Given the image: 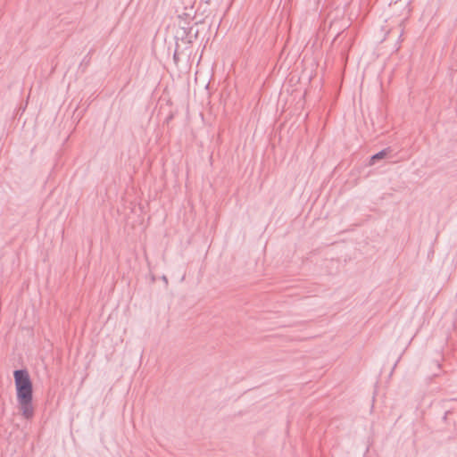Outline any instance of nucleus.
Instances as JSON below:
<instances>
[{"instance_id": "7ed1b4c3", "label": "nucleus", "mask_w": 457, "mask_h": 457, "mask_svg": "<svg viewBox=\"0 0 457 457\" xmlns=\"http://www.w3.org/2000/svg\"><path fill=\"white\" fill-rule=\"evenodd\" d=\"M162 280L167 281V278H166V277H165V276L162 278Z\"/></svg>"}, {"instance_id": "f03ea898", "label": "nucleus", "mask_w": 457, "mask_h": 457, "mask_svg": "<svg viewBox=\"0 0 457 457\" xmlns=\"http://www.w3.org/2000/svg\"><path fill=\"white\" fill-rule=\"evenodd\" d=\"M386 154H387V149H383V150L379 151L378 153L373 154L370 157V163L371 165L375 164L377 161L385 158Z\"/></svg>"}, {"instance_id": "f257e3e1", "label": "nucleus", "mask_w": 457, "mask_h": 457, "mask_svg": "<svg viewBox=\"0 0 457 457\" xmlns=\"http://www.w3.org/2000/svg\"><path fill=\"white\" fill-rule=\"evenodd\" d=\"M16 387L17 402L25 419H31L34 415L33 385L27 370H15L13 371Z\"/></svg>"}]
</instances>
